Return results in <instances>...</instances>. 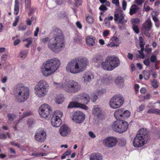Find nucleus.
Here are the masks:
<instances>
[{
    "label": "nucleus",
    "instance_id": "nucleus-24",
    "mask_svg": "<svg viewBox=\"0 0 160 160\" xmlns=\"http://www.w3.org/2000/svg\"><path fill=\"white\" fill-rule=\"evenodd\" d=\"M102 57L100 55H96L93 59V62L97 63L99 65L100 64L101 65V63L103 62H102Z\"/></svg>",
    "mask_w": 160,
    "mask_h": 160
},
{
    "label": "nucleus",
    "instance_id": "nucleus-11",
    "mask_svg": "<svg viewBox=\"0 0 160 160\" xmlns=\"http://www.w3.org/2000/svg\"><path fill=\"white\" fill-rule=\"evenodd\" d=\"M72 120L76 123H82L85 119V115L81 111H77L71 113Z\"/></svg>",
    "mask_w": 160,
    "mask_h": 160
},
{
    "label": "nucleus",
    "instance_id": "nucleus-2",
    "mask_svg": "<svg viewBox=\"0 0 160 160\" xmlns=\"http://www.w3.org/2000/svg\"><path fill=\"white\" fill-rule=\"evenodd\" d=\"M88 62V59L85 57L73 59L67 65L66 71L73 74L80 73L85 70Z\"/></svg>",
    "mask_w": 160,
    "mask_h": 160
},
{
    "label": "nucleus",
    "instance_id": "nucleus-21",
    "mask_svg": "<svg viewBox=\"0 0 160 160\" xmlns=\"http://www.w3.org/2000/svg\"><path fill=\"white\" fill-rule=\"evenodd\" d=\"M152 27V23L150 19H148L142 25V28L145 31H150Z\"/></svg>",
    "mask_w": 160,
    "mask_h": 160
},
{
    "label": "nucleus",
    "instance_id": "nucleus-6",
    "mask_svg": "<svg viewBox=\"0 0 160 160\" xmlns=\"http://www.w3.org/2000/svg\"><path fill=\"white\" fill-rule=\"evenodd\" d=\"M120 60L117 57L109 56L107 57L101 63L102 68L105 70L112 71L119 66Z\"/></svg>",
    "mask_w": 160,
    "mask_h": 160
},
{
    "label": "nucleus",
    "instance_id": "nucleus-59",
    "mask_svg": "<svg viewBox=\"0 0 160 160\" xmlns=\"http://www.w3.org/2000/svg\"><path fill=\"white\" fill-rule=\"evenodd\" d=\"M147 112L149 114H155V108H150L148 111Z\"/></svg>",
    "mask_w": 160,
    "mask_h": 160
},
{
    "label": "nucleus",
    "instance_id": "nucleus-45",
    "mask_svg": "<svg viewBox=\"0 0 160 160\" xmlns=\"http://www.w3.org/2000/svg\"><path fill=\"white\" fill-rule=\"evenodd\" d=\"M98 98V96L94 94H93L91 97V100L93 102H95Z\"/></svg>",
    "mask_w": 160,
    "mask_h": 160
},
{
    "label": "nucleus",
    "instance_id": "nucleus-4",
    "mask_svg": "<svg viewBox=\"0 0 160 160\" xmlns=\"http://www.w3.org/2000/svg\"><path fill=\"white\" fill-rule=\"evenodd\" d=\"M29 88L22 84H17L14 89V93L16 100L19 102L26 101L29 95Z\"/></svg>",
    "mask_w": 160,
    "mask_h": 160
},
{
    "label": "nucleus",
    "instance_id": "nucleus-35",
    "mask_svg": "<svg viewBox=\"0 0 160 160\" xmlns=\"http://www.w3.org/2000/svg\"><path fill=\"white\" fill-rule=\"evenodd\" d=\"M8 120L10 121H12L15 118L16 115L14 114L9 113L8 114Z\"/></svg>",
    "mask_w": 160,
    "mask_h": 160
},
{
    "label": "nucleus",
    "instance_id": "nucleus-17",
    "mask_svg": "<svg viewBox=\"0 0 160 160\" xmlns=\"http://www.w3.org/2000/svg\"><path fill=\"white\" fill-rule=\"evenodd\" d=\"M114 16L115 17L114 20L115 21H118V24H123L127 21V20L124 19L125 15L122 13H115Z\"/></svg>",
    "mask_w": 160,
    "mask_h": 160
},
{
    "label": "nucleus",
    "instance_id": "nucleus-33",
    "mask_svg": "<svg viewBox=\"0 0 160 160\" xmlns=\"http://www.w3.org/2000/svg\"><path fill=\"white\" fill-rule=\"evenodd\" d=\"M150 61L151 62L158 63L159 61L157 60L156 55H152L150 58Z\"/></svg>",
    "mask_w": 160,
    "mask_h": 160
},
{
    "label": "nucleus",
    "instance_id": "nucleus-13",
    "mask_svg": "<svg viewBox=\"0 0 160 160\" xmlns=\"http://www.w3.org/2000/svg\"><path fill=\"white\" fill-rule=\"evenodd\" d=\"M72 102L77 101L87 104L90 101V97L88 94L84 93L75 96L72 99Z\"/></svg>",
    "mask_w": 160,
    "mask_h": 160
},
{
    "label": "nucleus",
    "instance_id": "nucleus-7",
    "mask_svg": "<svg viewBox=\"0 0 160 160\" xmlns=\"http://www.w3.org/2000/svg\"><path fill=\"white\" fill-rule=\"evenodd\" d=\"M49 87L48 82L45 80H41L34 87L35 94L38 98H43L47 94Z\"/></svg>",
    "mask_w": 160,
    "mask_h": 160
},
{
    "label": "nucleus",
    "instance_id": "nucleus-8",
    "mask_svg": "<svg viewBox=\"0 0 160 160\" xmlns=\"http://www.w3.org/2000/svg\"><path fill=\"white\" fill-rule=\"evenodd\" d=\"M62 87L65 92L71 93L78 92L81 88L80 84L78 82L73 80L67 82Z\"/></svg>",
    "mask_w": 160,
    "mask_h": 160
},
{
    "label": "nucleus",
    "instance_id": "nucleus-30",
    "mask_svg": "<svg viewBox=\"0 0 160 160\" xmlns=\"http://www.w3.org/2000/svg\"><path fill=\"white\" fill-rule=\"evenodd\" d=\"M32 38H27L23 40V42H27L28 43L25 45V47L27 48H28L30 45L32 43Z\"/></svg>",
    "mask_w": 160,
    "mask_h": 160
},
{
    "label": "nucleus",
    "instance_id": "nucleus-27",
    "mask_svg": "<svg viewBox=\"0 0 160 160\" xmlns=\"http://www.w3.org/2000/svg\"><path fill=\"white\" fill-rule=\"evenodd\" d=\"M139 9L138 7L135 4H133L131 6L130 9L129 14L131 15L135 13Z\"/></svg>",
    "mask_w": 160,
    "mask_h": 160
},
{
    "label": "nucleus",
    "instance_id": "nucleus-5",
    "mask_svg": "<svg viewBox=\"0 0 160 160\" xmlns=\"http://www.w3.org/2000/svg\"><path fill=\"white\" fill-rule=\"evenodd\" d=\"M150 139L149 134L146 129L141 128L134 138L133 144L136 147H141Z\"/></svg>",
    "mask_w": 160,
    "mask_h": 160
},
{
    "label": "nucleus",
    "instance_id": "nucleus-22",
    "mask_svg": "<svg viewBox=\"0 0 160 160\" xmlns=\"http://www.w3.org/2000/svg\"><path fill=\"white\" fill-rule=\"evenodd\" d=\"M103 157L99 153H93L90 156V160H102Z\"/></svg>",
    "mask_w": 160,
    "mask_h": 160
},
{
    "label": "nucleus",
    "instance_id": "nucleus-64",
    "mask_svg": "<svg viewBox=\"0 0 160 160\" xmlns=\"http://www.w3.org/2000/svg\"><path fill=\"white\" fill-rule=\"evenodd\" d=\"M155 114L160 115V109L155 108Z\"/></svg>",
    "mask_w": 160,
    "mask_h": 160
},
{
    "label": "nucleus",
    "instance_id": "nucleus-29",
    "mask_svg": "<svg viewBox=\"0 0 160 160\" xmlns=\"http://www.w3.org/2000/svg\"><path fill=\"white\" fill-rule=\"evenodd\" d=\"M63 115L62 112L61 111H56L52 115V117H54L57 118L61 119Z\"/></svg>",
    "mask_w": 160,
    "mask_h": 160
},
{
    "label": "nucleus",
    "instance_id": "nucleus-55",
    "mask_svg": "<svg viewBox=\"0 0 160 160\" xmlns=\"http://www.w3.org/2000/svg\"><path fill=\"white\" fill-rule=\"evenodd\" d=\"M107 46L112 48L115 46L118 47V45L116 44L115 43L112 42L110 44H108L107 45Z\"/></svg>",
    "mask_w": 160,
    "mask_h": 160
},
{
    "label": "nucleus",
    "instance_id": "nucleus-46",
    "mask_svg": "<svg viewBox=\"0 0 160 160\" xmlns=\"http://www.w3.org/2000/svg\"><path fill=\"white\" fill-rule=\"evenodd\" d=\"M25 8L29 9L31 6V0H27V2H25Z\"/></svg>",
    "mask_w": 160,
    "mask_h": 160
},
{
    "label": "nucleus",
    "instance_id": "nucleus-61",
    "mask_svg": "<svg viewBox=\"0 0 160 160\" xmlns=\"http://www.w3.org/2000/svg\"><path fill=\"white\" fill-rule=\"evenodd\" d=\"M39 30V28L38 27H37L34 32V35L35 36L37 37L38 36Z\"/></svg>",
    "mask_w": 160,
    "mask_h": 160
},
{
    "label": "nucleus",
    "instance_id": "nucleus-15",
    "mask_svg": "<svg viewBox=\"0 0 160 160\" xmlns=\"http://www.w3.org/2000/svg\"><path fill=\"white\" fill-rule=\"evenodd\" d=\"M118 141V139L116 137H108L103 140L102 143L105 146L112 148L116 145Z\"/></svg>",
    "mask_w": 160,
    "mask_h": 160
},
{
    "label": "nucleus",
    "instance_id": "nucleus-51",
    "mask_svg": "<svg viewBox=\"0 0 160 160\" xmlns=\"http://www.w3.org/2000/svg\"><path fill=\"white\" fill-rule=\"evenodd\" d=\"M127 5V4L126 1L125 0H123L122 2V8L124 10H126Z\"/></svg>",
    "mask_w": 160,
    "mask_h": 160
},
{
    "label": "nucleus",
    "instance_id": "nucleus-1",
    "mask_svg": "<svg viewBox=\"0 0 160 160\" xmlns=\"http://www.w3.org/2000/svg\"><path fill=\"white\" fill-rule=\"evenodd\" d=\"M58 33H54L52 38L49 39L48 37L41 40L42 42L46 44L49 41L48 46L53 52L58 53L65 47V41L61 30H58Z\"/></svg>",
    "mask_w": 160,
    "mask_h": 160
},
{
    "label": "nucleus",
    "instance_id": "nucleus-49",
    "mask_svg": "<svg viewBox=\"0 0 160 160\" xmlns=\"http://www.w3.org/2000/svg\"><path fill=\"white\" fill-rule=\"evenodd\" d=\"M132 22L133 24H138L140 22V20L138 18H135L132 20Z\"/></svg>",
    "mask_w": 160,
    "mask_h": 160
},
{
    "label": "nucleus",
    "instance_id": "nucleus-52",
    "mask_svg": "<svg viewBox=\"0 0 160 160\" xmlns=\"http://www.w3.org/2000/svg\"><path fill=\"white\" fill-rule=\"evenodd\" d=\"M31 114L30 112H26L23 113V118H24L30 115Z\"/></svg>",
    "mask_w": 160,
    "mask_h": 160
},
{
    "label": "nucleus",
    "instance_id": "nucleus-54",
    "mask_svg": "<svg viewBox=\"0 0 160 160\" xmlns=\"http://www.w3.org/2000/svg\"><path fill=\"white\" fill-rule=\"evenodd\" d=\"M112 3L115 4L116 6H119V0H112Z\"/></svg>",
    "mask_w": 160,
    "mask_h": 160
},
{
    "label": "nucleus",
    "instance_id": "nucleus-20",
    "mask_svg": "<svg viewBox=\"0 0 160 160\" xmlns=\"http://www.w3.org/2000/svg\"><path fill=\"white\" fill-rule=\"evenodd\" d=\"M54 117H52L51 119V123L52 125L55 127H58L62 123L61 119H59Z\"/></svg>",
    "mask_w": 160,
    "mask_h": 160
},
{
    "label": "nucleus",
    "instance_id": "nucleus-34",
    "mask_svg": "<svg viewBox=\"0 0 160 160\" xmlns=\"http://www.w3.org/2000/svg\"><path fill=\"white\" fill-rule=\"evenodd\" d=\"M28 52L26 50H22L19 53V56L21 58H24L26 56Z\"/></svg>",
    "mask_w": 160,
    "mask_h": 160
},
{
    "label": "nucleus",
    "instance_id": "nucleus-53",
    "mask_svg": "<svg viewBox=\"0 0 160 160\" xmlns=\"http://www.w3.org/2000/svg\"><path fill=\"white\" fill-rule=\"evenodd\" d=\"M144 2L143 0H136L135 3L138 5H140Z\"/></svg>",
    "mask_w": 160,
    "mask_h": 160
},
{
    "label": "nucleus",
    "instance_id": "nucleus-14",
    "mask_svg": "<svg viewBox=\"0 0 160 160\" xmlns=\"http://www.w3.org/2000/svg\"><path fill=\"white\" fill-rule=\"evenodd\" d=\"M46 132L42 128H39L35 133L34 138L35 139L40 142H44L46 138Z\"/></svg>",
    "mask_w": 160,
    "mask_h": 160
},
{
    "label": "nucleus",
    "instance_id": "nucleus-18",
    "mask_svg": "<svg viewBox=\"0 0 160 160\" xmlns=\"http://www.w3.org/2000/svg\"><path fill=\"white\" fill-rule=\"evenodd\" d=\"M59 132L61 136L65 137L70 133V131L67 125L63 124L60 127Z\"/></svg>",
    "mask_w": 160,
    "mask_h": 160
},
{
    "label": "nucleus",
    "instance_id": "nucleus-9",
    "mask_svg": "<svg viewBox=\"0 0 160 160\" xmlns=\"http://www.w3.org/2000/svg\"><path fill=\"white\" fill-rule=\"evenodd\" d=\"M128 126V123L127 122L120 120L115 121L112 126L113 130L119 133L126 131Z\"/></svg>",
    "mask_w": 160,
    "mask_h": 160
},
{
    "label": "nucleus",
    "instance_id": "nucleus-42",
    "mask_svg": "<svg viewBox=\"0 0 160 160\" xmlns=\"http://www.w3.org/2000/svg\"><path fill=\"white\" fill-rule=\"evenodd\" d=\"M19 16H18L15 17V19L14 22L13 23L12 26L13 27H15L17 25L18 22L19 20Z\"/></svg>",
    "mask_w": 160,
    "mask_h": 160
},
{
    "label": "nucleus",
    "instance_id": "nucleus-44",
    "mask_svg": "<svg viewBox=\"0 0 160 160\" xmlns=\"http://www.w3.org/2000/svg\"><path fill=\"white\" fill-rule=\"evenodd\" d=\"M150 62L149 58H145L143 61V63L146 66H148L150 65Z\"/></svg>",
    "mask_w": 160,
    "mask_h": 160
},
{
    "label": "nucleus",
    "instance_id": "nucleus-38",
    "mask_svg": "<svg viewBox=\"0 0 160 160\" xmlns=\"http://www.w3.org/2000/svg\"><path fill=\"white\" fill-rule=\"evenodd\" d=\"M152 85L154 88H157L158 86V82L156 80L153 79L151 82Z\"/></svg>",
    "mask_w": 160,
    "mask_h": 160
},
{
    "label": "nucleus",
    "instance_id": "nucleus-28",
    "mask_svg": "<svg viewBox=\"0 0 160 160\" xmlns=\"http://www.w3.org/2000/svg\"><path fill=\"white\" fill-rule=\"evenodd\" d=\"M93 114L96 115L98 118H100L102 113L100 109V108L98 107H94V108L92 110Z\"/></svg>",
    "mask_w": 160,
    "mask_h": 160
},
{
    "label": "nucleus",
    "instance_id": "nucleus-60",
    "mask_svg": "<svg viewBox=\"0 0 160 160\" xmlns=\"http://www.w3.org/2000/svg\"><path fill=\"white\" fill-rule=\"evenodd\" d=\"M56 102L58 104H61L62 102V99L61 98H57L56 100Z\"/></svg>",
    "mask_w": 160,
    "mask_h": 160
},
{
    "label": "nucleus",
    "instance_id": "nucleus-48",
    "mask_svg": "<svg viewBox=\"0 0 160 160\" xmlns=\"http://www.w3.org/2000/svg\"><path fill=\"white\" fill-rule=\"evenodd\" d=\"M145 108V105L144 104H142L140 105L138 108V112H141L143 111Z\"/></svg>",
    "mask_w": 160,
    "mask_h": 160
},
{
    "label": "nucleus",
    "instance_id": "nucleus-36",
    "mask_svg": "<svg viewBox=\"0 0 160 160\" xmlns=\"http://www.w3.org/2000/svg\"><path fill=\"white\" fill-rule=\"evenodd\" d=\"M86 20L87 22L89 24H92L94 22V19L91 16H89L87 17Z\"/></svg>",
    "mask_w": 160,
    "mask_h": 160
},
{
    "label": "nucleus",
    "instance_id": "nucleus-26",
    "mask_svg": "<svg viewBox=\"0 0 160 160\" xmlns=\"http://www.w3.org/2000/svg\"><path fill=\"white\" fill-rule=\"evenodd\" d=\"M19 2L18 0L15 1L14 13L15 15H17L19 12Z\"/></svg>",
    "mask_w": 160,
    "mask_h": 160
},
{
    "label": "nucleus",
    "instance_id": "nucleus-47",
    "mask_svg": "<svg viewBox=\"0 0 160 160\" xmlns=\"http://www.w3.org/2000/svg\"><path fill=\"white\" fill-rule=\"evenodd\" d=\"M106 90L105 89H100L97 91V93L98 95H101L106 92Z\"/></svg>",
    "mask_w": 160,
    "mask_h": 160
},
{
    "label": "nucleus",
    "instance_id": "nucleus-58",
    "mask_svg": "<svg viewBox=\"0 0 160 160\" xmlns=\"http://www.w3.org/2000/svg\"><path fill=\"white\" fill-rule=\"evenodd\" d=\"M135 89V92L136 93L138 92L139 89V86L138 84H135L134 86Z\"/></svg>",
    "mask_w": 160,
    "mask_h": 160
},
{
    "label": "nucleus",
    "instance_id": "nucleus-56",
    "mask_svg": "<svg viewBox=\"0 0 160 160\" xmlns=\"http://www.w3.org/2000/svg\"><path fill=\"white\" fill-rule=\"evenodd\" d=\"M109 34V31L107 30H105L103 32V35L104 37H107Z\"/></svg>",
    "mask_w": 160,
    "mask_h": 160
},
{
    "label": "nucleus",
    "instance_id": "nucleus-37",
    "mask_svg": "<svg viewBox=\"0 0 160 160\" xmlns=\"http://www.w3.org/2000/svg\"><path fill=\"white\" fill-rule=\"evenodd\" d=\"M130 112L128 110L124 111L123 113V117L128 118L130 115Z\"/></svg>",
    "mask_w": 160,
    "mask_h": 160
},
{
    "label": "nucleus",
    "instance_id": "nucleus-31",
    "mask_svg": "<svg viewBox=\"0 0 160 160\" xmlns=\"http://www.w3.org/2000/svg\"><path fill=\"white\" fill-rule=\"evenodd\" d=\"M124 82V79L121 76L117 77L115 80V83L118 85L123 83Z\"/></svg>",
    "mask_w": 160,
    "mask_h": 160
},
{
    "label": "nucleus",
    "instance_id": "nucleus-50",
    "mask_svg": "<svg viewBox=\"0 0 160 160\" xmlns=\"http://www.w3.org/2000/svg\"><path fill=\"white\" fill-rule=\"evenodd\" d=\"M33 123L34 122L33 119H29L28 120L27 123L29 127H30Z\"/></svg>",
    "mask_w": 160,
    "mask_h": 160
},
{
    "label": "nucleus",
    "instance_id": "nucleus-40",
    "mask_svg": "<svg viewBox=\"0 0 160 160\" xmlns=\"http://www.w3.org/2000/svg\"><path fill=\"white\" fill-rule=\"evenodd\" d=\"M121 146H123L125 145L126 143V140L123 138H121L119 142Z\"/></svg>",
    "mask_w": 160,
    "mask_h": 160
},
{
    "label": "nucleus",
    "instance_id": "nucleus-3",
    "mask_svg": "<svg viewBox=\"0 0 160 160\" xmlns=\"http://www.w3.org/2000/svg\"><path fill=\"white\" fill-rule=\"evenodd\" d=\"M61 62L57 58H53L46 61L41 67L43 76L48 77L54 73L59 68Z\"/></svg>",
    "mask_w": 160,
    "mask_h": 160
},
{
    "label": "nucleus",
    "instance_id": "nucleus-25",
    "mask_svg": "<svg viewBox=\"0 0 160 160\" xmlns=\"http://www.w3.org/2000/svg\"><path fill=\"white\" fill-rule=\"evenodd\" d=\"M123 109L122 108H120L118 109L114 112V116L117 120L120 117L123 116Z\"/></svg>",
    "mask_w": 160,
    "mask_h": 160
},
{
    "label": "nucleus",
    "instance_id": "nucleus-62",
    "mask_svg": "<svg viewBox=\"0 0 160 160\" xmlns=\"http://www.w3.org/2000/svg\"><path fill=\"white\" fill-rule=\"evenodd\" d=\"M88 133L89 136L91 138H94L96 137L95 135L92 132H89Z\"/></svg>",
    "mask_w": 160,
    "mask_h": 160
},
{
    "label": "nucleus",
    "instance_id": "nucleus-57",
    "mask_svg": "<svg viewBox=\"0 0 160 160\" xmlns=\"http://www.w3.org/2000/svg\"><path fill=\"white\" fill-rule=\"evenodd\" d=\"M26 27H23L22 26H20L18 27V29L19 31H24L26 29Z\"/></svg>",
    "mask_w": 160,
    "mask_h": 160
},
{
    "label": "nucleus",
    "instance_id": "nucleus-12",
    "mask_svg": "<svg viewBox=\"0 0 160 160\" xmlns=\"http://www.w3.org/2000/svg\"><path fill=\"white\" fill-rule=\"evenodd\" d=\"M51 112V107L46 104L41 105L39 108V112L40 116L44 118H47Z\"/></svg>",
    "mask_w": 160,
    "mask_h": 160
},
{
    "label": "nucleus",
    "instance_id": "nucleus-16",
    "mask_svg": "<svg viewBox=\"0 0 160 160\" xmlns=\"http://www.w3.org/2000/svg\"><path fill=\"white\" fill-rule=\"evenodd\" d=\"M84 104H82L81 103L77 102H70L68 105V108H81L85 110H88V108Z\"/></svg>",
    "mask_w": 160,
    "mask_h": 160
},
{
    "label": "nucleus",
    "instance_id": "nucleus-63",
    "mask_svg": "<svg viewBox=\"0 0 160 160\" xmlns=\"http://www.w3.org/2000/svg\"><path fill=\"white\" fill-rule=\"evenodd\" d=\"M138 52L141 55L140 58H144L145 56L143 52H142V51H139V50H138Z\"/></svg>",
    "mask_w": 160,
    "mask_h": 160
},
{
    "label": "nucleus",
    "instance_id": "nucleus-39",
    "mask_svg": "<svg viewBox=\"0 0 160 160\" xmlns=\"http://www.w3.org/2000/svg\"><path fill=\"white\" fill-rule=\"evenodd\" d=\"M132 28L134 32L137 34L139 33V31L138 26L135 24H132Z\"/></svg>",
    "mask_w": 160,
    "mask_h": 160
},
{
    "label": "nucleus",
    "instance_id": "nucleus-32",
    "mask_svg": "<svg viewBox=\"0 0 160 160\" xmlns=\"http://www.w3.org/2000/svg\"><path fill=\"white\" fill-rule=\"evenodd\" d=\"M143 74L144 78L145 80H148L150 76V72L149 70L148 71H145L143 72Z\"/></svg>",
    "mask_w": 160,
    "mask_h": 160
},
{
    "label": "nucleus",
    "instance_id": "nucleus-23",
    "mask_svg": "<svg viewBox=\"0 0 160 160\" xmlns=\"http://www.w3.org/2000/svg\"><path fill=\"white\" fill-rule=\"evenodd\" d=\"M95 38L92 37H87L86 39L87 44L89 46H94L95 43Z\"/></svg>",
    "mask_w": 160,
    "mask_h": 160
},
{
    "label": "nucleus",
    "instance_id": "nucleus-10",
    "mask_svg": "<svg viewBox=\"0 0 160 160\" xmlns=\"http://www.w3.org/2000/svg\"><path fill=\"white\" fill-rule=\"evenodd\" d=\"M123 102L124 99L122 95L117 94L112 98L110 101L109 105L111 108L116 109L122 106Z\"/></svg>",
    "mask_w": 160,
    "mask_h": 160
},
{
    "label": "nucleus",
    "instance_id": "nucleus-43",
    "mask_svg": "<svg viewBox=\"0 0 160 160\" xmlns=\"http://www.w3.org/2000/svg\"><path fill=\"white\" fill-rule=\"evenodd\" d=\"M99 9L103 12H104L108 10V8L104 5L102 4L99 7Z\"/></svg>",
    "mask_w": 160,
    "mask_h": 160
},
{
    "label": "nucleus",
    "instance_id": "nucleus-41",
    "mask_svg": "<svg viewBox=\"0 0 160 160\" xmlns=\"http://www.w3.org/2000/svg\"><path fill=\"white\" fill-rule=\"evenodd\" d=\"M83 0H75L74 5L76 7L81 5L82 3Z\"/></svg>",
    "mask_w": 160,
    "mask_h": 160
},
{
    "label": "nucleus",
    "instance_id": "nucleus-19",
    "mask_svg": "<svg viewBox=\"0 0 160 160\" xmlns=\"http://www.w3.org/2000/svg\"><path fill=\"white\" fill-rule=\"evenodd\" d=\"M94 78V76L93 74L85 73L83 75L82 80L83 83L87 84L90 82Z\"/></svg>",
    "mask_w": 160,
    "mask_h": 160
}]
</instances>
